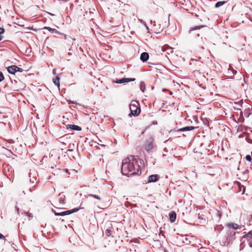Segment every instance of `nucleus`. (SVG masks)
<instances>
[{"instance_id": "obj_1", "label": "nucleus", "mask_w": 252, "mask_h": 252, "mask_svg": "<svg viewBox=\"0 0 252 252\" xmlns=\"http://www.w3.org/2000/svg\"><path fill=\"white\" fill-rule=\"evenodd\" d=\"M136 165H137V161L133 156H130L124 159L122 166V174L126 176L138 174V171H136Z\"/></svg>"}, {"instance_id": "obj_2", "label": "nucleus", "mask_w": 252, "mask_h": 252, "mask_svg": "<svg viewBox=\"0 0 252 252\" xmlns=\"http://www.w3.org/2000/svg\"><path fill=\"white\" fill-rule=\"evenodd\" d=\"M131 113L133 116H138L140 112L139 104L136 100H132L129 105Z\"/></svg>"}, {"instance_id": "obj_10", "label": "nucleus", "mask_w": 252, "mask_h": 252, "mask_svg": "<svg viewBox=\"0 0 252 252\" xmlns=\"http://www.w3.org/2000/svg\"><path fill=\"white\" fill-rule=\"evenodd\" d=\"M145 149L148 151H150L151 150H152L153 148V142L152 141H149L148 142L146 145H145Z\"/></svg>"}, {"instance_id": "obj_22", "label": "nucleus", "mask_w": 252, "mask_h": 252, "mask_svg": "<svg viewBox=\"0 0 252 252\" xmlns=\"http://www.w3.org/2000/svg\"><path fill=\"white\" fill-rule=\"evenodd\" d=\"M22 70H23L22 69L18 67V68L17 69V71H18L22 72Z\"/></svg>"}, {"instance_id": "obj_6", "label": "nucleus", "mask_w": 252, "mask_h": 252, "mask_svg": "<svg viewBox=\"0 0 252 252\" xmlns=\"http://www.w3.org/2000/svg\"><path fill=\"white\" fill-rule=\"evenodd\" d=\"M159 179V176L158 175H152L149 177L148 182H155L158 181Z\"/></svg>"}, {"instance_id": "obj_21", "label": "nucleus", "mask_w": 252, "mask_h": 252, "mask_svg": "<svg viewBox=\"0 0 252 252\" xmlns=\"http://www.w3.org/2000/svg\"><path fill=\"white\" fill-rule=\"evenodd\" d=\"M4 29L3 28H0V34L4 33Z\"/></svg>"}, {"instance_id": "obj_12", "label": "nucleus", "mask_w": 252, "mask_h": 252, "mask_svg": "<svg viewBox=\"0 0 252 252\" xmlns=\"http://www.w3.org/2000/svg\"><path fill=\"white\" fill-rule=\"evenodd\" d=\"M170 221L173 222L176 219V214L175 212H172L169 215Z\"/></svg>"}, {"instance_id": "obj_29", "label": "nucleus", "mask_w": 252, "mask_h": 252, "mask_svg": "<svg viewBox=\"0 0 252 252\" xmlns=\"http://www.w3.org/2000/svg\"><path fill=\"white\" fill-rule=\"evenodd\" d=\"M145 27H146V28H147V29H148V27L147 26V25H145Z\"/></svg>"}, {"instance_id": "obj_15", "label": "nucleus", "mask_w": 252, "mask_h": 252, "mask_svg": "<svg viewBox=\"0 0 252 252\" xmlns=\"http://www.w3.org/2000/svg\"><path fill=\"white\" fill-rule=\"evenodd\" d=\"M194 128V127L192 126H186V127H183L182 128H181L180 129V130L181 131H189V130H191L193 129Z\"/></svg>"}, {"instance_id": "obj_23", "label": "nucleus", "mask_w": 252, "mask_h": 252, "mask_svg": "<svg viewBox=\"0 0 252 252\" xmlns=\"http://www.w3.org/2000/svg\"><path fill=\"white\" fill-rule=\"evenodd\" d=\"M69 103H75L74 102H73L72 101H69Z\"/></svg>"}, {"instance_id": "obj_9", "label": "nucleus", "mask_w": 252, "mask_h": 252, "mask_svg": "<svg viewBox=\"0 0 252 252\" xmlns=\"http://www.w3.org/2000/svg\"><path fill=\"white\" fill-rule=\"evenodd\" d=\"M149 59V54L147 53L144 52L141 54L140 56V59L143 62L147 61Z\"/></svg>"}, {"instance_id": "obj_18", "label": "nucleus", "mask_w": 252, "mask_h": 252, "mask_svg": "<svg viewBox=\"0 0 252 252\" xmlns=\"http://www.w3.org/2000/svg\"><path fill=\"white\" fill-rule=\"evenodd\" d=\"M246 159L248 161H251L252 158L251 155H248L246 156Z\"/></svg>"}, {"instance_id": "obj_3", "label": "nucleus", "mask_w": 252, "mask_h": 252, "mask_svg": "<svg viewBox=\"0 0 252 252\" xmlns=\"http://www.w3.org/2000/svg\"><path fill=\"white\" fill-rule=\"evenodd\" d=\"M78 210H79L78 209H74L71 210L64 211V212H62L61 213L55 212V214L56 216H65V215H69L72 213L77 212V211H78Z\"/></svg>"}, {"instance_id": "obj_17", "label": "nucleus", "mask_w": 252, "mask_h": 252, "mask_svg": "<svg viewBox=\"0 0 252 252\" xmlns=\"http://www.w3.org/2000/svg\"><path fill=\"white\" fill-rule=\"evenodd\" d=\"M225 1H219L217 2L215 4V7L216 8L219 7L220 6H222L225 3Z\"/></svg>"}, {"instance_id": "obj_26", "label": "nucleus", "mask_w": 252, "mask_h": 252, "mask_svg": "<svg viewBox=\"0 0 252 252\" xmlns=\"http://www.w3.org/2000/svg\"><path fill=\"white\" fill-rule=\"evenodd\" d=\"M2 39V36H0V41Z\"/></svg>"}, {"instance_id": "obj_14", "label": "nucleus", "mask_w": 252, "mask_h": 252, "mask_svg": "<svg viewBox=\"0 0 252 252\" xmlns=\"http://www.w3.org/2000/svg\"><path fill=\"white\" fill-rule=\"evenodd\" d=\"M43 29H47L50 32H52V33H59V32H58L56 30L54 29H52L51 28H50V27H45L43 28Z\"/></svg>"}, {"instance_id": "obj_4", "label": "nucleus", "mask_w": 252, "mask_h": 252, "mask_svg": "<svg viewBox=\"0 0 252 252\" xmlns=\"http://www.w3.org/2000/svg\"><path fill=\"white\" fill-rule=\"evenodd\" d=\"M248 241L250 247H252V230L244 236Z\"/></svg>"}, {"instance_id": "obj_5", "label": "nucleus", "mask_w": 252, "mask_h": 252, "mask_svg": "<svg viewBox=\"0 0 252 252\" xmlns=\"http://www.w3.org/2000/svg\"><path fill=\"white\" fill-rule=\"evenodd\" d=\"M135 80L134 78H122L121 79L117 80L115 82L118 84H122L126 82H129L130 81H133Z\"/></svg>"}, {"instance_id": "obj_28", "label": "nucleus", "mask_w": 252, "mask_h": 252, "mask_svg": "<svg viewBox=\"0 0 252 252\" xmlns=\"http://www.w3.org/2000/svg\"><path fill=\"white\" fill-rule=\"evenodd\" d=\"M145 27H146V28H147V29H148V27L147 26V25H145Z\"/></svg>"}, {"instance_id": "obj_13", "label": "nucleus", "mask_w": 252, "mask_h": 252, "mask_svg": "<svg viewBox=\"0 0 252 252\" xmlns=\"http://www.w3.org/2000/svg\"><path fill=\"white\" fill-rule=\"evenodd\" d=\"M53 81L55 85L58 88L60 87V78L58 77H56L55 78L53 79Z\"/></svg>"}, {"instance_id": "obj_19", "label": "nucleus", "mask_w": 252, "mask_h": 252, "mask_svg": "<svg viewBox=\"0 0 252 252\" xmlns=\"http://www.w3.org/2000/svg\"><path fill=\"white\" fill-rule=\"evenodd\" d=\"M4 79V77L1 72H0V82L1 81Z\"/></svg>"}, {"instance_id": "obj_30", "label": "nucleus", "mask_w": 252, "mask_h": 252, "mask_svg": "<svg viewBox=\"0 0 252 252\" xmlns=\"http://www.w3.org/2000/svg\"><path fill=\"white\" fill-rule=\"evenodd\" d=\"M251 156H252V152L251 153Z\"/></svg>"}, {"instance_id": "obj_25", "label": "nucleus", "mask_w": 252, "mask_h": 252, "mask_svg": "<svg viewBox=\"0 0 252 252\" xmlns=\"http://www.w3.org/2000/svg\"><path fill=\"white\" fill-rule=\"evenodd\" d=\"M139 21H140L141 23H143V21H142V20H139Z\"/></svg>"}, {"instance_id": "obj_7", "label": "nucleus", "mask_w": 252, "mask_h": 252, "mask_svg": "<svg viewBox=\"0 0 252 252\" xmlns=\"http://www.w3.org/2000/svg\"><path fill=\"white\" fill-rule=\"evenodd\" d=\"M226 226L229 228H231L233 229H240L241 228V226L239 225L238 224L234 223H229L226 224Z\"/></svg>"}, {"instance_id": "obj_27", "label": "nucleus", "mask_w": 252, "mask_h": 252, "mask_svg": "<svg viewBox=\"0 0 252 252\" xmlns=\"http://www.w3.org/2000/svg\"><path fill=\"white\" fill-rule=\"evenodd\" d=\"M138 168H139V167H137V169L136 168V171H138Z\"/></svg>"}, {"instance_id": "obj_24", "label": "nucleus", "mask_w": 252, "mask_h": 252, "mask_svg": "<svg viewBox=\"0 0 252 252\" xmlns=\"http://www.w3.org/2000/svg\"><path fill=\"white\" fill-rule=\"evenodd\" d=\"M2 235L1 233H0V238H2Z\"/></svg>"}, {"instance_id": "obj_20", "label": "nucleus", "mask_w": 252, "mask_h": 252, "mask_svg": "<svg viewBox=\"0 0 252 252\" xmlns=\"http://www.w3.org/2000/svg\"><path fill=\"white\" fill-rule=\"evenodd\" d=\"M92 196H93L94 197L96 198L97 199H99L100 200V197L99 196H98V195H91Z\"/></svg>"}, {"instance_id": "obj_11", "label": "nucleus", "mask_w": 252, "mask_h": 252, "mask_svg": "<svg viewBox=\"0 0 252 252\" xmlns=\"http://www.w3.org/2000/svg\"><path fill=\"white\" fill-rule=\"evenodd\" d=\"M2 152L7 157H10L12 155V153L10 150L4 148H2Z\"/></svg>"}, {"instance_id": "obj_8", "label": "nucleus", "mask_w": 252, "mask_h": 252, "mask_svg": "<svg viewBox=\"0 0 252 252\" xmlns=\"http://www.w3.org/2000/svg\"><path fill=\"white\" fill-rule=\"evenodd\" d=\"M17 68L18 67L16 65H11L7 68V71L9 73L14 74L17 71Z\"/></svg>"}, {"instance_id": "obj_16", "label": "nucleus", "mask_w": 252, "mask_h": 252, "mask_svg": "<svg viewBox=\"0 0 252 252\" xmlns=\"http://www.w3.org/2000/svg\"><path fill=\"white\" fill-rule=\"evenodd\" d=\"M69 127L72 129L76 130H81V128L79 126L74 125H70Z\"/></svg>"}]
</instances>
